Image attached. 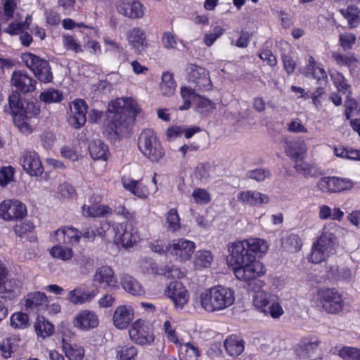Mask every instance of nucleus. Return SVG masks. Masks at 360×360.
<instances>
[{
	"label": "nucleus",
	"instance_id": "1",
	"mask_svg": "<svg viewBox=\"0 0 360 360\" xmlns=\"http://www.w3.org/2000/svg\"><path fill=\"white\" fill-rule=\"evenodd\" d=\"M141 111L137 102L127 97L118 98L108 105L103 124V133L110 139H117L131 125Z\"/></svg>",
	"mask_w": 360,
	"mask_h": 360
},
{
	"label": "nucleus",
	"instance_id": "2",
	"mask_svg": "<svg viewBox=\"0 0 360 360\" xmlns=\"http://www.w3.org/2000/svg\"><path fill=\"white\" fill-rule=\"evenodd\" d=\"M228 263L233 267L236 278L248 285L266 274L264 264L255 259L243 240L231 243L228 246Z\"/></svg>",
	"mask_w": 360,
	"mask_h": 360
},
{
	"label": "nucleus",
	"instance_id": "3",
	"mask_svg": "<svg viewBox=\"0 0 360 360\" xmlns=\"http://www.w3.org/2000/svg\"><path fill=\"white\" fill-rule=\"evenodd\" d=\"M235 300L234 290L220 285L205 290L198 296L200 306L210 313L221 311L230 307Z\"/></svg>",
	"mask_w": 360,
	"mask_h": 360
},
{
	"label": "nucleus",
	"instance_id": "4",
	"mask_svg": "<svg viewBox=\"0 0 360 360\" xmlns=\"http://www.w3.org/2000/svg\"><path fill=\"white\" fill-rule=\"evenodd\" d=\"M8 103L15 125L23 134L31 133L34 128L32 120L39 114V108L33 103L20 101L18 93L9 96Z\"/></svg>",
	"mask_w": 360,
	"mask_h": 360
},
{
	"label": "nucleus",
	"instance_id": "5",
	"mask_svg": "<svg viewBox=\"0 0 360 360\" xmlns=\"http://www.w3.org/2000/svg\"><path fill=\"white\" fill-rule=\"evenodd\" d=\"M336 226L333 223H328L323 226L320 236L312 245L311 252L309 257V262L319 264L335 254L337 237L332 231Z\"/></svg>",
	"mask_w": 360,
	"mask_h": 360
},
{
	"label": "nucleus",
	"instance_id": "6",
	"mask_svg": "<svg viewBox=\"0 0 360 360\" xmlns=\"http://www.w3.org/2000/svg\"><path fill=\"white\" fill-rule=\"evenodd\" d=\"M138 148L153 162H160L165 155V150L159 139L151 129H145L141 132L138 139Z\"/></svg>",
	"mask_w": 360,
	"mask_h": 360
},
{
	"label": "nucleus",
	"instance_id": "7",
	"mask_svg": "<svg viewBox=\"0 0 360 360\" xmlns=\"http://www.w3.org/2000/svg\"><path fill=\"white\" fill-rule=\"evenodd\" d=\"M316 302L328 314H338L344 308L342 296L334 288L319 289L316 294Z\"/></svg>",
	"mask_w": 360,
	"mask_h": 360
},
{
	"label": "nucleus",
	"instance_id": "8",
	"mask_svg": "<svg viewBox=\"0 0 360 360\" xmlns=\"http://www.w3.org/2000/svg\"><path fill=\"white\" fill-rule=\"evenodd\" d=\"M22 60L40 82L48 83L52 80L53 75L47 60L41 59L31 53H23Z\"/></svg>",
	"mask_w": 360,
	"mask_h": 360
},
{
	"label": "nucleus",
	"instance_id": "9",
	"mask_svg": "<svg viewBox=\"0 0 360 360\" xmlns=\"http://www.w3.org/2000/svg\"><path fill=\"white\" fill-rule=\"evenodd\" d=\"M115 238L126 248H131L142 240L138 228L131 222H122L115 227Z\"/></svg>",
	"mask_w": 360,
	"mask_h": 360
},
{
	"label": "nucleus",
	"instance_id": "10",
	"mask_svg": "<svg viewBox=\"0 0 360 360\" xmlns=\"http://www.w3.org/2000/svg\"><path fill=\"white\" fill-rule=\"evenodd\" d=\"M27 214L26 205L17 199H6L0 202V218L4 221L21 220Z\"/></svg>",
	"mask_w": 360,
	"mask_h": 360
},
{
	"label": "nucleus",
	"instance_id": "11",
	"mask_svg": "<svg viewBox=\"0 0 360 360\" xmlns=\"http://www.w3.org/2000/svg\"><path fill=\"white\" fill-rule=\"evenodd\" d=\"M164 295L172 300L176 309H182L188 303L190 297L186 287L176 281H172L167 285Z\"/></svg>",
	"mask_w": 360,
	"mask_h": 360
},
{
	"label": "nucleus",
	"instance_id": "12",
	"mask_svg": "<svg viewBox=\"0 0 360 360\" xmlns=\"http://www.w3.org/2000/svg\"><path fill=\"white\" fill-rule=\"evenodd\" d=\"M194 242L184 238L174 239L167 247L169 252L180 262L189 260L195 250Z\"/></svg>",
	"mask_w": 360,
	"mask_h": 360
},
{
	"label": "nucleus",
	"instance_id": "13",
	"mask_svg": "<svg viewBox=\"0 0 360 360\" xmlns=\"http://www.w3.org/2000/svg\"><path fill=\"white\" fill-rule=\"evenodd\" d=\"M95 285L111 290L118 288V280L114 270L109 266H101L96 269L92 277Z\"/></svg>",
	"mask_w": 360,
	"mask_h": 360
},
{
	"label": "nucleus",
	"instance_id": "14",
	"mask_svg": "<svg viewBox=\"0 0 360 360\" xmlns=\"http://www.w3.org/2000/svg\"><path fill=\"white\" fill-rule=\"evenodd\" d=\"M131 340L141 345H149L154 340L153 334L149 326L139 319L134 321L129 330Z\"/></svg>",
	"mask_w": 360,
	"mask_h": 360
},
{
	"label": "nucleus",
	"instance_id": "15",
	"mask_svg": "<svg viewBox=\"0 0 360 360\" xmlns=\"http://www.w3.org/2000/svg\"><path fill=\"white\" fill-rule=\"evenodd\" d=\"M145 7L139 0H119L116 4L117 13L131 20L142 18Z\"/></svg>",
	"mask_w": 360,
	"mask_h": 360
},
{
	"label": "nucleus",
	"instance_id": "16",
	"mask_svg": "<svg viewBox=\"0 0 360 360\" xmlns=\"http://www.w3.org/2000/svg\"><path fill=\"white\" fill-rule=\"evenodd\" d=\"M189 81L193 82L199 90H210L212 84L209 72L204 68L193 64L187 67Z\"/></svg>",
	"mask_w": 360,
	"mask_h": 360
},
{
	"label": "nucleus",
	"instance_id": "17",
	"mask_svg": "<svg viewBox=\"0 0 360 360\" xmlns=\"http://www.w3.org/2000/svg\"><path fill=\"white\" fill-rule=\"evenodd\" d=\"M21 165L23 169L32 176H39L44 172L40 158L34 151L25 152L21 158Z\"/></svg>",
	"mask_w": 360,
	"mask_h": 360
},
{
	"label": "nucleus",
	"instance_id": "18",
	"mask_svg": "<svg viewBox=\"0 0 360 360\" xmlns=\"http://www.w3.org/2000/svg\"><path fill=\"white\" fill-rule=\"evenodd\" d=\"M72 115L69 118L70 124L75 129H79L86 121L88 106L82 99H75L70 105Z\"/></svg>",
	"mask_w": 360,
	"mask_h": 360
},
{
	"label": "nucleus",
	"instance_id": "19",
	"mask_svg": "<svg viewBox=\"0 0 360 360\" xmlns=\"http://www.w3.org/2000/svg\"><path fill=\"white\" fill-rule=\"evenodd\" d=\"M134 318V309L129 305L118 306L112 316V322L115 328L124 330L131 323Z\"/></svg>",
	"mask_w": 360,
	"mask_h": 360
},
{
	"label": "nucleus",
	"instance_id": "20",
	"mask_svg": "<svg viewBox=\"0 0 360 360\" xmlns=\"http://www.w3.org/2000/svg\"><path fill=\"white\" fill-rule=\"evenodd\" d=\"M11 84L18 91L24 94L34 91L36 88V81L27 72L21 70H17L13 72Z\"/></svg>",
	"mask_w": 360,
	"mask_h": 360
},
{
	"label": "nucleus",
	"instance_id": "21",
	"mask_svg": "<svg viewBox=\"0 0 360 360\" xmlns=\"http://www.w3.org/2000/svg\"><path fill=\"white\" fill-rule=\"evenodd\" d=\"M320 344L321 341L318 338L304 337L294 347V354L300 359H305L314 353Z\"/></svg>",
	"mask_w": 360,
	"mask_h": 360
},
{
	"label": "nucleus",
	"instance_id": "22",
	"mask_svg": "<svg viewBox=\"0 0 360 360\" xmlns=\"http://www.w3.org/2000/svg\"><path fill=\"white\" fill-rule=\"evenodd\" d=\"M252 290L255 291V295L253 297L254 305L259 309L261 311L267 314V305L270 302V294L264 290H262L261 288L264 285V283L262 281L255 280L250 285Z\"/></svg>",
	"mask_w": 360,
	"mask_h": 360
},
{
	"label": "nucleus",
	"instance_id": "23",
	"mask_svg": "<svg viewBox=\"0 0 360 360\" xmlns=\"http://www.w3.org/2000/svg\"><path fill=\"white\" fill-rule=\"evenodd\" d=\"M74 326L82 330H88L97 327L98 318L95 312L83 310L78 313L73 320Z\"/></svg>",
	"mask_w": 360,
	"mask_h": 360
},
{
	"label": "nucleus",
	"instance_id": "24",
	"mask_svg": "<svg viewBox=\"0 0 360 360\" xmlns=\"http://www.w3.org/2000/svg\"><path fill=\"white\" fill-rule=\"evenodd\" d=\"M237 198L238 202L250 206H259L263 204H267L269 201V198L267 195L251 190L240 192Z\"/></svg>",
	"mask_w": 360,
	"mask_h": 360
},
{
	"label": "nucleus",
	"instance_id": "25",
	"mask_svg": "<svg viewBox=\"0 0 360 360\" xmlns=\"http://www.w3.org/2000/svg\"><path fill=\"white\" fill-rule=\"evenodd\" d=\"M122 184L126 190L141 199H146L150 193L141 180L122 179Z\"/></svg>",
	"mask_w": 360,
	"mask_h": 360
},
{
	"label": "nucleus",
	"instance_id": "26",
	"mask_svg": "<svg viewBox=\"0 0 360 360\" xmlns=\"http://www.w3.org/2000/svg\"><path fill=\"white\" fill-rule=\"evenodd\" d=\"M120 283L124 290L131 295L139 296L144 294V289L141 283L128 274L120 276Z\"/></svg>",
	"mask_w": 360,
	"mask_h": 360
},
{
	"label": "nucleus",
	"instance_id": "27",
	"mask_svg": "<svg viewBox=\"0 0 360 360\" xmlns=\"http://www.w3.org/2000/svg\"><path fill=\"white\" fill-rule=\"evenodd\" d=\"M48 303V298L44 292H34L27 295L25 301L26 308L37 309L38 311L46 310Z\"/></svg>",
	"mask_w": 360,
	"mask_h": 360
},
{
	"label": "nucleus",
	"instance_id": "28",
	"mask_svg": "<svg viewBox=\"0 0 360 360\" xmlns=\"http://www.w3.org/2000/svg\"><path fill=\"white\" fill-rule=\"evenodd\" d=\"M224 347L229 356L236 357L244 351L245 343L242 339L234 335H231L225 339Z\"/></svg>",
	"mask_w": 360,
	"mask_h": 360
},
{
	"label": "nucleus",
	"instance_id": "29",
	"mask_svg": "<svg viewBox=\"0 0 360 360\" xmlns=\"http://www.w3.org/2000/svg\"><path fill=\"white\" fill-rule=\"evenodd\" d=\"M89 151L92 159L95 160H106L109 154L108 146L100 139L90 142Z\"/></svg>",
	"mask_w": 360,
	"mask_h": 360
},
{
	"label": "nucleus",
	"instance_id": "30",
	"mask_svg": "<svg viewBox=\"0 0 360 360\" xmlns=\"http://www.w3.org/2000/svg\"><path fill=\"white\" fill-rule=\"evenodd\" d=\"M96 294L94 292H86L79 288H76L69 291L67 299L73 304H82L91 302Z\"/></svg>",
	"mask_w": 360,
	"mask_h": 360
},
{
	"label": "nucleus",
	"instance_id": "31",
	"mask_svg": "<svg viewBox=\"0 0 360 360\" xmlns=\"http://www.w3.org/2000/svg\"><path fill=\"white\" fill-rule=\"evenodd\" d=\"M127 40L139 52L143 51L146 45L145 32L139 27H134L127 32Z\"/></svg>",
	"mask_w": 360,
	"mask_h": 360
},
{
	"label": "nucleus",
	"instance_id": "32",
	"mask_svg": "<svg viewBox=\"0 0 360 360\" xmlns=\"http://www.w3.org/2000/svg\"><path fill=\"white\" fill-rule=\"evenodd\" d=\"M250 252L256 257H262L269 250L268 243L259 238H251L244 240Z\"/></svg>",
	"mask_w": 360,
	"mask_h": 360
},
{
	"label": "nucleus",
	"instance_id": "33",
	"mask_svg": "<svg viewBox=\"0 0 360 360\" xmlns=\"http://www.w3.org/2000/svg\"><path fill=\"white\" fill-rule=\"evenodd\" d=\"M344 212L338 207L332 209L327 205H321L319 208L318 217L321 220L330 219L341 221Z\"/></svg>",
	"mask_w": 360,
	"mask_h": 360
},
{
	"label": "nucleus",
	"instance_id": "34",
	"mask_svg": "<svg viewBox=\"0 0 360 360\" xmlns=\"http://www.w3.org/2000/svg\"><path fill=\"white\" fill-rule=\"evenodd\" d=\"M307 151V146L304 140H297L290 143L286 152L288 155L296 161L297 160H303Z\"/></svg>",
	"mask_w": 360,
	"mask_h": 360
},
{
	"label": "nucleus",
	"instance_id": "35",
	"mask_svg": "<svg viewBox=\"0 0 360 360\" xmlns=\"http://www.w3.org/2000/svg\"><path fill=\"white\" fill-rule=\"evenodd\" d=\"M213 261L211 252L207 250H198L195 252L193 259V266L195 270L209 268Z\"/></svg>",
	"mask_w": 360,
	"mask_h": 360
},
{
	"label": "nucleus",
	"instance_id": "36",
	"mask_svg": "<svg viewBox=\"0 0 360 360\" xmlns=\"http://www.w3.org/2000/svg\"><path fill=\"white\" fill-rule=\"evenodd\" d=\"M294 169L296 172L305 178L314 177L318 174V169L313 162L297 160L295 161Z\"/></svg>",
	"mask_w": 360,
	"mask_h": 360
},
{
	"label": "nucleus",
	"instance_id": "37",
	"mask_svg": "<svg viewBox=\"0 0 360 360\" xmlns=\"http://www.w3.org/2000/svg\"><path fill=\"white\" fill-rule=\"evenodd\" d=\"M340 12L347 20L349 28H355L360 25V11L356 6H349L346 9H340Z\"/></svg>",
	"mask_w": 360,
	"mask_h": 360
},
{
	"label": "nucleus",
	"instance_id": "38",
	"mask_svg": "<svg viewBox=\"0 0 360 360\" xmlns=\"http://www.w3.org/2000/svg\"><path fill=\"white\" fill-rule=\"evenodd\" d=\"M110 213V208L105 205H84L82 207V214L85 217H101Z\"/></svg>",
	"mask_w": 360,
	"mask_h": 360
},
{
	"label": "nucleus",
	"instance_id": "39",
	"mask_svg": "<svg viewBox=\"0 0 360 360\" xmlns=\"http://www.w3.org/2000/svg\"><path fill=\"white\" fill-rule=\"evenodd\" d=\"M34 328L37 335L43 338L51 335L54 329L53 324L44 316L37 317L34 323Z\"/></svg>",
	"mask_w": 360,
	"mask_h": 360
},
{
	"label": "nucleus",
	"instance_id": "40",
	"mask_svg": "<svg viewBox=\"0 0 360 360\" xmlns=\"http://www.w3.org/2000/svg\"><path fill=\"white\" fill-rule=\"evenodd\" d=\"M160 88L162 94L164 96H171L174 94L176 84L172 74L169 72L163 73Z\"/></svg>",
	"mask_w": 360,
	"mask_h": 360
},
{
	"label": "nucleus",
	"instance_id": "41",
	"mask_svg": "<svg viewBox=\"0 0 360 360\" xmlns=\"http://www.w3.org/2000/svg\"><path fill=\"white\" fill-rule=\"evenodd\" d=\"M50 255L64 262L69 261L73 257V250L71 248L63 245H54L50 249Z\"/></svg>",
	"mask_w": 360,
	"mask_h": 360
},
{
	"label": "nucleus",
	"instance_id": "42",
	"mask_svg": "<svg viewBox=\"0 0 360 360\" xmlns=\"http://www.w3.org/2000/svg\"><path fill=\"white\" fill-rule=\"evenodd\" d=\"M166 227L169 231L174 233L181 227V221L177 210L170 209L166 214Z\"/></svg>",
	"mask_w": 360,
	"mask_h": 360
},
{
	"label": "nucleus",
	"instance_id": "43",
	"mask_svg": "<svg viewBox=\"0 0 360 360\" xmlns=\"http://www.w3.org/2000/svg\"><path fill=\"white\" fill-rule=\"evenodd\" d=\"M139 269L145 274H160L158 267L151 258L142 257L139 260Z\"/></svg>",
	"mask_w": 360,
	"mask_h": 360
},
{
	"label": "nucleus",
	"instance_id": "44",
	"mask_svg": "<svg viewBox=\"0 0 360 360\" xmlns=\"http://www.w3.org/2000/svg\"><path fill=\"white\" fill-rule=\"evenodd\" d=\"M332 58L339 66L355 65L357 62L356 58L352 53L342 54L340 52L335 51L332 53Z\"/></svg>",
	"mask_w": 360,
	"mask_h": 360
},
{
	"label": "nucleus",
	"instance_id": "45",
	"mask_svg": "<svg viewBox=\"0 0 360 360\" xmlns=\"http://www.w3.org/2000/svg\"><path fill=\"white\" fill-rule=\"evenodd\" d=\"M63 351L69 360H82L84 357L83 348L75 345L64 343Z\"/></svg>",
	"mask_w": 360,
	"mask_h": 360
},
{
	"label": "nucleus",
	"instance_id": "46",
	"mask_svg": "<svg viewBox=\"0 0 360 360\" xmlns=\"http://www.w3.org/2000/svg\"><path fill=\"white\" fill-rule=\"evenodd\" d=\"M338 355L343 360H360V348L344 346L338 350Z\"/></svg>",
	"mask_w": 360,
	"mask_h": 360
},
{
	"label": "nucleus",
	"instance_id": "47",
	"mask_svg": "<svg viewBox=\"0 0 360 360\" xmlns=\"http://www.w3.org/2000/svg\"><path fill=\"white\" fill-rule=\"evenodd\" d=\"M316 187L322 193H336L335 177L326 176L321 178L317 182Z\"/></svg>",
	"mask_w": 360,
	"mask_h": 360
},
{
	"label": "nucleus",
	"instance_id": "48",
	"mask_svg": "<svg viewBox=\"0 0 360 360\" xmlns=\"http://www.w3.org/2000/svg\"><path fill=\"white\" fill-rule=\"evenodd\" d=\"M283 245L285 249L291 252L299 251L302 243L301 238L296 234H291L283 240Z\"/></svg>",
	"mask_w": 360,
	"mask_h": 360
},
{
	"label": "nucleus",
	"instance_id": "49",
	"mask_svg": "<svg viewBox=\"0 0 360 360\" xmlns=\"http://www.w3.org/2000/svg\"><path fill=\"white\" fill-rule=\"evenodd\" d=\"M15 169L8 165L0 167V187L6 188L14 181Z\"/></svg>",
	"mask_w": 360,
	"mask_h": 360
},
{
	"label": "nucleus",
	"instance_id": "50",
	"mask_svg": "<svg viewBox=\"0 0 360 360\" xmlns=\"http://www.w3.org/2000/svg\"><path fill=\"white\" fill-rule=\"evenodd\" d=\"M17 341L14 338H6L0 343V351L4 359L11 356L12 353L16 349Z\"/></svg>",
	"mask_w": 360,
	"mask_h": 360
},
{
	"label": "nucleus",
	"instance_id": "51",
	"mask_svg": "<svg viewBox=\"0 0 360 360\" xmlns=\"http://www.w3.org/2000/svg\"><path fill=\"white\" fill-rule=\"evenodd\" d=\"M62 98V93L54 89H47L39 95V99L46 103L60 102Z\"/></svg>",
	"mask_w": 360,
	"mask_h": 360
},
{
	"label": "nucleus",
	"instance_id": "52",
	"mask_svg": "<svg viewBox=\"0 0 360 360\" xmlns=\"http://www.w3.org/2000/svg\"><path fill=\"white\" fill-rule=\"evenodd\" d=\"M136 354V348L134 346L120 347L117 349V359L119 360H132Z\"/></svg>",
	"mask_w": 360,
	"mask_h": 360
},
{
	"label": "nucleus",
	"instance_id": "53",
	"mask_svg": "<svg viewBox=\"0 0 360 360\" xmlns=\"http://www.w3.org/2000/svg\"><path fill=\"white\" fill-rule=\"evenodd\" d=\"M11 325L15 328H27L29 326L28 316L22 312L13 314L11 317Z\"/></svg>",
	"mask_w": 360,
	"mask_h": 360
},
{
	"label": "nucleus",
	"instance_id": "54",
	"mask_svg": "<svg viewBox=\"0 0 360 360\" xmlns=\"http://www.w3.org/2000/svg\"><path fill=\"white\" fill-rule=\"evenodd\" d=\"M345 116L347 119H349L352 115H359L358 110L360 107V102L352 99L349 96H347V99L345 102Z\"/></svg>",
	"mask_w": 360,
	"mask_h": 360
},
{
	"label": "nucleus",
	"instance_id": "55",
	"mask_svg": "<svg viewBox=\"0 0 360 360\" xmlns=\"http://www.w3.org/2000/svg\"><path fill=\"white\" fill-rule=\"evenodd\" d=\"M65 232L67 245H75L79 242L81 236L79 231L72 227H63Z\"/></svg>",
	"mask_w": 360,
	"mask_h": 360
},
{
	"label": "nucleus",
	"instance_id": "56",
	"mask_svg": "<svg viewBox=\"0 0 360 360\" xmlns=\"http://www.w3.org/2000/svg\"><path fill=\"white\" fill-rule=\"evenodd\" d=\"M58 195L62 198H71L76 195V191L68 183H63L58 186Z\"/></svg>",
	"mask_w": 360,
	"mask_h": 360
},
{
	"label": "nucleus",
	"instance_id": "57",
	"mask_svg": "<svg viewBox=\"0 0 360 360\" xmlns=\"http://www.w3.org/2000/svg\"><path fill=\"white\" fill-rule=\"evenodd\" d=\"M76 264L84 273L94 266V259L89 255L82 254L77 258Z\"/></svg>",
	"mask_w": 360,
	"mask_h": 360
},
{
	"label": "nucleus",
	"instance_id": "58",
	"mask_svg": "<svg viewBox=\"0 0 360 360\" xmlns=\"http://www.w3.org/2000/svg\"><path fill=\"white\" fill-rule=\"evenodd\" d=\"M339 38L340 46L344 50L351 49L356 42V36L352 33L340 34Z\"/></svg>",
	"mask_w": 360,
	"mask_h": 360
},
{
	"label": "nucleus",
	"instance_id": "59",
	"mask_svg": "<svg viewBox=\"0 0 360 360\" xmlns=\"http://www.w3.org/2000/svg\"><path fill=\"white\" fill-rule=\"evenodd\" d=\"M192 196L196 203L206 204L210 201L209 193L202 188H197L193 192Z\"/></svg>",
	"mask_w": 360,
	"mask_h": 360
},
{
	"label": "nucleus",
	"instance_id": "60",
	"mask_svg": "<svg viewBox=\"0 0 360 360\" xmlns=\"http://www.w3.org/2000/svg\"><path fill=\"white\" fill-rule=\"evenodd\" d=\"M331 77L338 91H342L343 93L348 91L349 86L346 83L345 77L341 73L337 72L336 74L332 75Z\"/></svg>",
	"mask_w": 360,
	"mask_h": 360
},
{
	"label": "nucleus",
	"instance_id": "61",
	"mask_svg": "<svg viewBox=\"0 0 360 360\" xmlns=\"http://www.w3.org/2000/svg\"><path fill=\"white\" fill-rule=\"evenodd\" d=\"M63 44L67 49L72 50L75 53H79L82 51L81 46L71 35L63 36Z\"/></svg>",
	"mask_w": 360,
	"mask_h": 360
},
{
	"label": "nucleus",
	"instance_id": "62",
	"mask_svg": "<svg viewBox=\"0 0 360 360\" xmlns=\"http://www.w3.org/2000/svg\"><path fill=\"white\" fill-rule=\"evenodd\" d=\"M210 169L208 164H200L195 169V174L202 181L206 182L210 176Z\"/></svg>",
	"mask_w": 360,
	"mask_h": 360
},
{
	"label": "nucleus",
	"instance_id": "63",
	"mask_svg": "<svg viewBox=\"0 0 360 360\" xmlns=\"http://www.w3.org/2000/svg\"><path fill=\"white\" fill-rule=\"evenodd\" d=\"M51 240L53 243H56V245L67 244L64 228L61 227L55 231L51 236Z\"/></svg>",
	"mask_w": 360,
	"mask_h": 360
},
{
	"label": "nucleus",
	"instance_id": "64",
	"mask_svg": "<svg viewBox=\"0 0 360 360\" xmlns=\"http://www.w3.org/2000/svg\"><path fill=\"white\" fill-rule=\"evenodd\" d=\"M197 108L200 112H205L214 109V104L208 98L200 97L197 102Z\"/></svg>",
	"mask_w": 360,
	"mask_h": 360
}]
</instances>
